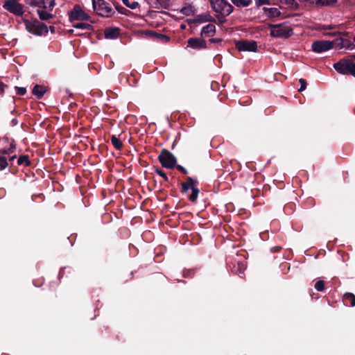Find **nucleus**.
I'll use <instances>...</instances> for the list:
<instances>
[{
	"label": "nucleus",
	"mask_w": 355,
	"mask_h": 355,
	"mask_svg": "<svg viewBox=\"0 0 355 355\" xmlns=\"http://www.w3.org/2000/svg\"><path fill=\"white\" fill-rule=\"evenodd\" d=\"M24 24L26 29L31 34L42 36L46 35L49 32V28L44 23L37 19L25 20Z\"/></svg>",
	"instance_id": "1"
},
{
	"label": "nucleus",
	"mask_w": 355,
	"mask_h": 355,
	"mask_svg": "<svg viewBox=\"0 0 355 355\" xmlns=\"http://www.w3.org/2000/svg\"><path fill=\"white\" fill-rule=\"evenodd\" d=\"M92 1L93 9L97 15L110 17L115 13L112 6L105 0H92Z\"/></svg>",
	"instance_id": "2"
},
{
	"label": "nucleus",
	"mask_w": 355,
	"mask_h": 355,
	"mask_svg": "<svg viewBox=\"0 0 355 355\" xmlns=\"http://www.w3.org/2000/svg\"><path fill=\"white\" fill-rule=\"evenodd\" d=\"M335 70L343 75H352L355 77V63L347 59H342L334 64Z\"/></svg>",
	"instance_id": "3"
},
{
	"label": "nucleus",
	"mask_w": 355,
	"mask_h": 355,
	"mask_svg": "<svg viewBox=\"0 0 355 355\" xmlns=\"http://www.w3.org/2000/svg\"><path fill=\"white\" fill-rule=\"evenodd\" d=\"M270 27V34L275 37L287 38L293 34V28L287 24H272Z\"/></svg>",
	"instance_id": "4"
},
{
	"label": "nucleus",
	"mask_w": 355,
	"mask_h": 355,
	"mask_svg": "<svg viewBox=\"0 0 355 355\" xmlns=\"http://www.w3.org/2000/svg\"><path fill=\"white\" fill-rule=\"evenodd\" d=\"M212 9L223 17L228 16L233 11L232 6L225 0H209Z\"/></svg>",
	"instance_id": "5"
},
{
	"label": "nucleus",
	"mask_w": 355,
	"mask_h": 355,
	"mask_svg": "<svg viewBox=\"0 0 355 355\" xmlns=\"http://www.w3.org/2000/svg\"><path fill=\"white\" fill-rule=\"evenodd\" d=\"M158 159L162 166L165 168H173L176 165L177 159L175 157L167 150H162Z\"/></svg>",
	"instance_id": "6"
},
{
	"label": "nucleus",
	"mask_w": 355,
	"mask_h": 355,
	"mask_svg": "<svg viewBox=\"0 0 355 355\" xmlns=\"http://www.w3.org/2000/svg\"><path fill=\"white\" fill-rule=\"evenodd\" d=\"M3 8L17 16H21L24 14V7L17 0L5 1Z\"/></svg>",
	"instance_id": "7"
},
{
	"label": "nucleus",
	"mask_w": 355,
	"mask_h": 355,
	"mask_svg": "<svg viewBox=\"0 0 355 355\" xmlns=\"http://www.w3.org/2000/svg\"><path fill=\"white\" fill-rule=\"evenodd\" d=\"M236 48L239 51H257V43L254 40H239L235 43Z\"/></svg>",
	"instance_id": "8"
},
{
	"label": "nucleus",
	"mask_w": 355,
	"mask_h": 355,
	"mask_svg": "<svg viewBox=\"0 0 355 355\" xmlns=\"http://www.w3.org/2000/svg\"><path fill=\"white\" fill-rule=\"evenodd\" d=\"M333 48V42L329 40H318L312 44V49L316 53L327 51Z\"/></svg>",
	"instance_id": "9"
},
{
	"label": "nucleus",
	"mask_w": 355,
	"mask_h": 355,
	"mask_svg": "<svg viewBox=\"0 0 355 355\" xmlns=\"http://www.w3.org/2000/svg\"><path fill=\"white\" fill-rule=\"evenodd\" d=\"M31 6L37 7L38 9L53 10L55 6L54 0H30Z\"/></svg>",
	"instance_id": "10"
},
{
	"label": "nucleus",
	"mask_w": 355,
	"mask_h": 355,
	"mask_svg": "<svg viewBox=\"0 0 355 355\" xmlns=\"http://www.w3.org/2000/svg\"><path fill=\"white\" fill-rule=\"evenodd\" d=\"M332 42L333 47L334 46L337 49H346L349 50H354L355 49V44L350 40L345 38H336Z\"/></svg>",
	"instance_id": "11"
},
{
	"label": "nucleus",
	"mask_w": 355,
	"mask_h": 355,
	"mask_svg": "<svg viewBox=\"0 0 355 355\" xmlns=\"http://www.w3.org/2000/svg\"><path fill=\"white\" fill-rule=\"evenodd\" d=\"M15 145L8 139H3L0 141V153L6 155L14 153Z\"/></svg>",
	"instance_id": "12"
},
{
	"label": "nucleus",
	"mask_w": 355,
	"mask_h": 355,
	"mask_svg": "<svg viewBox=\"0 0 355 355\" xmlns=\"http://www.w3.org/2000/svg\"><path fill=\"white\" fill-rule=\"evenodd\" d=\"M187 43V46L193 49L200 50L207 49V42L201 37H191L188 40Z\"/></svg>",
	"instance_id": "13"
},
{
	"label": "nucleus",
	"mask_w": 355,
	"mask_h": 355,
	"mask_svg": "<svg viewBox=\"0 0 355 355\" xmlns=\"http://www.w3.org/2000/svg\"><path fill=\"white\" fill-rule=\"evenodd\" d=\"M89 17L79 6H75L71 13V19L73 20H88Z\"/></svg>",
	"instance_id": "14"
},
{
	"label": "nucleus",
	"mask_w": 355,
	"mask_h": 355,
	"mask_svg": "<svg viewBox=\"0 0 355 355\" xmlns=\"http://www.w3.org/2000/svg\"><path fill=\"white\" fill-rule=\"evenodd\" d=\"M120 34L119 28H107L104 31L105 37L109 40L116 39Z\"/></svg>",
	"instance_id": "15"
},
{
	"label": "nucleus",
	"mask_w": 355,
	"mask_h": 355,
	"mask_svg": "<svg viewBox=\"0 0 355 355\" xmlns=\"http://www.w3.org/2000/svg\"><path fill=\"white\" fill-rule=\"evenodd\" d=\"M53 10L48 9H37V13L39 18L42 21H49L53 18V15L51 13Z\"/></svg>",
	"instance_id": "16"
},
{
	"label": "nucleus",
	"mask_w": 355,
	"mask_h": 355,
	"mask_svg": "<svg viewBox=\"0 0 355 355\" xmlns=\"http://www.w3.org/2000/svg\"><path fill=\"white\" fill-rule=\"evenodd\" d=\"M216 33V26L213 24H209L202 27L201 30V36L212 37Z\"/></svg>",
	"instance_id": "17"
},
{
	"label": "nucleus",
	"mask_w": 355,
	"mask_h": 355,
	"mask_svg": "<svg viewBox=\"0 0 355 355\" xmlns=\"http://www.w3.org/2000/svg\"><path fill=\"white\" fill-rule=\"evenodd\" d=\"M195 22L198 23H205V22H212L214 21V19L211 16V15L208 12L203 13L201 15H198L193 19Z\"/></svg>",
	"instance_id": "18"
},
{
	"label": "nucleus",
	"mask_w": 355,
	"mask_h": 355,
	"mask_svg": "<svg viewBox=\"0 0 355 355\" xmlns=\"http://www.w3.org/2000/svg\"><path fill=\"white\" fill-rule=\"evenodd\" d=\"M46 89L44 87L36 85L33 89V94L38 98H41L46 93Z\"/></svg>",
	"instance_id": "19"
},
{
	"label": "nucleus",
	"mask_w": 355,
	"mask_h": 355,
	"mask_svg": "<svg viewBox=\"0 0 355 355\" xmlns=\"http://www.w3.org/2000/svg\"><path fill=\"white\" fill-rule=\"evenodd\" d=\"M197 183V181L191 178H188L186 182L182 184V190L184 192H187L189 189L194 188V185Z\"/></svg>",
	"instance_id": "20"
},
{
	"label": "nucleus",
	"mask_w": 355,
	"mask_h": 355,
	"mask_svg": "<svg viewBox=\"0 0 355 355\" xmlns=\"http://www.w3.org/2000/svg\"><path fill=\"white\" fill-rule=\"evenodd\" d=\"M195 8L193 6L188 4L184 6L182 9L180 10V12L186 16H189L195 13Z\"/></svg>",
	"instance_id": "21"
},
{
	"label": "nucleus",
	"mask_w": 355,
	"mask_h": 355,
	"mask_svg": "<svg viewBox=\"0 0 355 355\" xmlns=\"http://www.w3.org/2000/svg\"><path fill=\"white\" fill-rule=\"evenodd\" d=\"M318 6H331L336 3V0H315Z\"/></svg>",
	"instance_id": "22"
},
{
	"label": "nucleus",
	"mask_w": 355,
	"mask_h": 355,
	"mask_svg": "<svg viewBox=\"0 0 355 355\" xmlns=\"http://www.w3.org/2000/svg\"><path fill=\"white\" fill-rule=\"evenodd\" d=\"M344 301L349 303L352 306H355V295L351 293H347L344 295Z\"/></svg>",
	"instance_id": "23"
},
{
	"label": "nucleus",
	"mask_w": 355,
	"mask_h": 355,
	"mask_svg": "<svg viewBox=\"0 0 355 355\" xmlns=\"http://www.w3.org/2000/svg\"><path fill=\"white\" fill-rule=\"evenodd\" d=\"M231 1L235 6H239V7H247L252 2L251 0H231Z\"/></svg>",
	"instance_id": "24"
},
{
	"label": "nucleus",
	"mask_w": 355,
	"mask_h": 355,
	"mask_svg": "<svg viewBox=\"0 0 355 355\" xmlns=\"http://www.w3.org/2000/svg\"><path fill=\"white\" fill-rule=\"evenodd\" d=\"M111 141L112 145L114 146V148L117 150H119L122 147V142L120 141V139L116 137L115 135L112 136L111 137Z\"/></svg>",
	"instance_id": "25"
},
{
	"label": "nucleus",
	"mask_w": 355,
	"mask_h": 355,
	"mask_svg": "<svg viewBox=\"0 0 355 355\" xmlns=\"http://www.w3.org/2000/svg\"><path fill=\"white\" fill-rule=\"evenodd\" d=\"M245 269V263L243 261L237 262V268H236L235 266L233 267L232 270L236 273H242Z\"/></svg>",
	"instance_id": "26"
},
{
	"label": "nucleus",
	"mask_w": 355,
	"mask_h": 355,
	"mask_svg": "<svg viewBox=\"0 0 355 355\" xmlns=\"http://www.w3.org/2000/svg\"><path fill=\"white\" fill-rule=\"evenodd\" d=\"M73 27L78 29H86V30H90L92 28V26L89 24L84 23V22H78L76 23L73 25Z\"/></svg>",
	"instance_id": "27"
},
{
	"label": "nucleus",
	"mask_w": 355,
	"mask_h": 355,
	"mask_svg": "<svg viewBox=\"0 0 355 355\" xmlns=\"http://www.w3.org/2000/svg\"><path fill=\"white\" fill-rule=\"evenodd\" d=\"M281 3L285 4L288 8H296L297 6L295 0H278Z\"/></svg>",
	"instance_id": "28"
},
{
	"label": "nucleus",
	"mask_w": 355,
	"mask_h": 355,
	"mask_svg": "<svg viewBox=\"0 0 355 355\" xmlns=\"http://www.w3.org/2000/svg\"><path fill=\"white\" fill-rule=\"evenodd\" d=\"M141 36L149 37L154 40V37L157 35V33L150 30H142L140 31Z\"/></svg>",
	"instance_id": "29"
},
{
	"label": "nucleus",
	"mask_w": 355,
	"mask_h": 355,
	"mask_svg": "<svg viewBox=\"0 0 355 355\" xmlns=\"http://www.w3.org/2000/svg\"><path fill=\"white\" fill-rule=\"evenodd\" d=\"M17 163L19 165L28 166L30 164V161L27 155H22L18 158Z\"/></svg>",
	"instance_id": "30"
},
{
	"label": "nucleus",
	"mask_w": 355,
	"mask_h": 355,
	"mask_svg": "<svg viewBox=\"0 0 355 355\" xmlns=\"http://www.w3.org/2000/svg\"><path fill=\"white\" fill-rule=\"evenodd\" d=\"M171 0H157V3L159 6V8H167L171 6Z\"/></svg>",
	"instance_id": "31"
},
{
	"label": "nucleus",
	"mask_w": 355,
	"mask_h": 355,
	"mask_svg": "<svg viewBox=\"0 0 355 355\" xmlns=\"http://www.w3.org/2000/svg\"><path fill=\"white\" fill-rule=\"evenodd\" d=\"M191 190H192V193L189 196V198L191 202H196L197 200L198 193H199V189L196 187H194Z\"/></svg>",
	"instance_id": "32"
},
{
	"label": "nucleus",
	"mask_w": 355,
	"mask_h": 355,
	"mask_svg": "<svg viewBox=\"0 0 355 355\" xmlns=\"http://www.w3.org/2000/svg\"><path fill=\"white\" fill-rule=\"evenodd\" d=\"M268 15L270 17H275L280 15L279 10L276 8H270L268 9Z\"/></svg>",
	"instance_id": "33"
},
{
	"label": "nucleus",
	"mask_w": 355,
	"mask_h": 355,
	"mask_svg": "<svg viewBox=\"0 0 355 355\" xmlns=\"http://www.w3.org/2000/svg\"><path fill=\"white\" fill-rule=\"evenodd\" d=\"M8 166V162L5 156H0V171L5 169Z\"/></svg>",
	"instance_id": "34"
},
{
	"label": "nucleus",
	"mask_w": 355,
	"mask_h": 355,
	"mask_svg": "<svg viewBox=\"0 0 355 355\" xmlns=\"http://www.w3.org/2000/svg\"><path fill=\"white\" fill-rule=\"evenodd\" d=\"M155 40H159L162 42H167L169 41V37L166 35H162L157 33V35L154 37Z\"/></svg>",
	"instance_id": "35"
},
{
	"label": "nucleus",
	"mask_w": 355,
	"mask_h": 355,
	"mask_svg": "<svg viewBox=\"0 0 355 355\" xmlns=\"http://www.w3.org/2000/svg\"><path fill=\"white\" fill-rule=\"evenodd\" d=\"M315 288L318 291H322L324 289V282L322 280H318L315 284Z\"/></svg>",
	"instance_id": "36"
},
{
	"label": "nucleus",
	"mask_w": 355,
	"mask_h": 355,
	"mask_svg": "<svg viewBox=\"0 0 355 355\" xmlns=\"http://www.w3.org/2000/svg\"><path fill=\"white\" fill-rule=\"evenodd\" d=\"M299 82L300 83V87L298 91L300 92H301L304 91L306 89V80L304 79H302V78H300L299 80Z\"/></svg>",
	"instance_id": "37"
},
{
	"label": "nucleus",
	"mask_w": 355,
	"mask_h": 355,
	"mask_svg": "<svg viewBox=\"0 0 355 355\" xmlns=\"http://www.w3.org/2000/svg\"><path fill=\"white\" fill-rule=\"evenodd\" d=\"M155 172L162 177L164 180L168 181V177L166 176V173L162 171V170H159L158 168L155 169Z\"/></svg>",
	"instance_id": "38"
},
{
	"label": "nucleus",
	"mask_w": 355,
	"mask_h": 355,
	"mask_svg": "<svg viewBox=\"0 0 355 355\" xmlns=\"http://www.w3.org/2000/svg\"><path fill=\"white\" fill-rule=\"evenodd\" d=\"M16 92L19 95H24L26 92V89L24 87H15Z\"/></svg>",
	"instance_id": "39"
},
{
	"label": "nucleus",
	"mask_w": 355,
	"mask_h": 355,
	"mask_svg": "<svg viewBox=\"0 0 355 355\" xmlns=\"http://www.w3.org/2000/svg\"><path fill=\"white\" fill-rule=\"evenodd\" d=\"M257 6H261L263 4H269V0H254Z\"/></svg>",
	"instance_id": "40"
},
{
	"label": "nucleus",
	"mask_w": 355,
	"mask_h": 355,
	"mask_svg": "<svg viewBox=\"0 0 355 355\" xmlns=\"http://www.w3.org/2000/svg\"><path fill=\"white\" fill-rule=\"evenodd\" d=\"M139 6V3L137 2V1H133L132 3H130V5L128 6V8H131V9H135L137 8V7Z\"/></svg>",
	"instance_id": "41"
},
{
	"label": "nucleus",
	"mask_w": 355,
	"mask_h": 355,
	"mask_svg": "<svg viewBox=\"0 0 355 355\" xmlns=\"http://www.w3.org/2000/svg\"><path fill=\"white\" fill-rule=\"evenodd\" d=\"M209 41L211 43H218V42H220L222 41V40L219 39V38H212V39H210Z\"/></svg>",
	"instance_id": "42"
},
{
	"label": "nucleus",
	"mask_w": 355,
	"mask_h": 355,
	"mask_svg": "<svg viewBox=\"0 0 355 355\" xmlns=\"http://www.w3.org/2000/svg\"><path fill=\"white\" fill-rule=\"evenodd\" d=\"M177 168H178V169H179L180 171H181L184 173H187V171L184 167H182V166L178 165L177 166Z\"/></svg>",
	"instance_id": "43"
},
{
	"label": "nucleus",
	"mask_w": 355,
	"mask_h": 355,
	"mask_svg": "<svg viewBox=\"0 0 355 355\" xmlns=\"http://www.w3.org/2000/svg\"><path fill=\"white\" fill-rule=\"evenodd\" d=\"M6 86L3 85V83L0 82V94H1L4 91V87Z\"/></svg>",
	"instance_id": "44"
},
{
	"label": "nucleus",
	"mask_w": 355,
	"mask_h": 355,
	"mask_svg": "<svg viewBox=\"0 0 355 355\" xmlns=\"http://www.w3.org/2000/svg\"><path fill=\"white\" fill-rule=\"evenodd\" d=\"M123 3L127 7L129 6L130 5V2H129V0H121Z\"/></svg>",
	"instance_id": "45"
},
{
	"label": "nucleus",
	"mask_w": 355,
	"mask_h": 355,
	"mask_svg": "<svg viewBox=\"0 0 355 355\" xmlns=\"http://www.w3.org/2000/svg\"><path fill=\"white\" fill-rule=\"evenodd\" d=\"M18 121L16 119H13L11 121V124L12 126L16 125L17 124Z\"/></svg>",
	"instance_id": "46"
},
{
	"label": "nucleus",
	"mask_w": 355,
	"mask_h": 355,
	"mask_svg": "<svg viewBox=\"0 0 355 355\" xmlns=\"http://www.w3.org/2000/svg\"><path fill=\"white\" fill-rule=\"evenodd\" d=\"M15 158H16V155H12L11 157H10L9 162L13 161Z\"/></svg>",
	"instance_id": "47"
},
{
	"label": "nucleus",
	"mask_w": 355,
	"mask_h": 355,
	"mask_svg": "<svg viewBox=\"0 0 355 355\" xmlns=\"http://www.w3.org/2000/svg\"><path fill=\"white\" fill-rule=\"evenodd\" d=\"M49 29H50L51 33H54L55 32V27L54 26H50Z\"/></svg>",
	"instance_id": "48"
},
{
	"label": "nucleus",
	"mask_w": 355,
	"mask_h": 355,
	"mask_svg": "<svg viewBox=\"0 0 355 355\" xmlns=\"http://www.w3.org/2000/svg\"><path fill=\"white\" fill-rule=\"evenodd\" d=\"M219 21L220 23H223V22H225V20L224 18H220V19H219Z\"/></svg>",
	"instance_id": "49"
},
{
	"label": "nucleus",
	"mask_w": 355,
	"mask_h": 355,
	"mask_svg": "<svg viewBox=\"0 0 355 355\" xmlns=\"http://www.w3.org/2000/svg\"><path fill=\"white\" fill-rule=\"evenodd\" d=\"M186 28L185 25H181V28L184 29Z\"/></svg>",
	"instance_id": "50"
},
{
	"label": "nucleus",
	"mask_w": 355,
	"mask_h": 355,
	"mask_svg": "<svg viewBox=\"0 0 355 355\" xmlns=\"http://www.w3.org/2000/svg\"><path fill=\"white\" fill-rule=\"evenodd\" d=\"M336 34H341V33L340 32H338L336 33H334V35H336Z\"/></svg>",
	"instance_id": "51"
},
{
	"label": "nucleus",
	"mask_w": 355,
	"mask_h": 355,
	"mask_svg": "<svg viewBox=\"0 0 355 355\" xmlns=\"http://www.w3.org/2000/svg\"><path fill=\"white\" fill-rule=\"evenodd\" d=\"M352 58H354V59H355V54L352 55Z\"/></svg>",
	"instance_id": "52"
},
{
	"label": "nucleus",
	"mask_w": 355,
	"mask_h": 355,
	"mask_svg": "<svg viewBox=\"0 0 355 355\" xmlns=\"http://www.w3.org/2000/svg\"><path fill=\"white\" fill-rule=\"evenodd\" d=\"M354 42H355V35H354Z\"/></svg>",
	"instance_id": "53"
}]
</instances>
